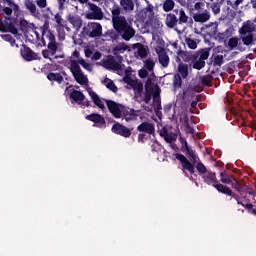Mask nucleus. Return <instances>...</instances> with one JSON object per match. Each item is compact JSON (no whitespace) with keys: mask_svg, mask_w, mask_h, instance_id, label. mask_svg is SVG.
Instances as JSON below:
<instances>
[{"mask_svg":"<svg viewBox=\"0 0 256 256\" xmlns=\"http://www.w3.org/2000/svg\"><path fill=\"white\" fill-rule=\"evenodd\" d=\"M0 2L7 3L8 5L2 9V15L8 22L0 19V31L2 33L8 32L12 33V35H17V33H19L17 30V25L19 24L17 17H19V14L21 13V8L13 0H0Z\"/></svg>","mask_w":256,"mask_h":256,"instance_id":"1","label":"nucleus"},{"mask_svg":"<svg viewBox=\"0 0 256 256\" xmlns=\"http://www.w3.org/2000/svg\"><path fill=\"white\" fill-rule=\"evenodd\" d=\"M112 23L114 29H116V31L122 35L125 41H129L135 36V30L131 28L125 16L115 18V20H113Z\"/></svg>","mask_w":256,"mask_h":256,"instance_id":"2","label":"nucleus"},{"mask_svg":"<svg viewBox=\"0 0 256 256\" xmlns=\"http://www.w3.org/2000/svg\"><path fill=\"white\" fill-rule=\"evenodd\" d=\"M70 71L79 85L86 87V89L89 87V78H87V75H84L81 66H79V63L73 58L70 59Z\"/></svg>","mask_w":256,"mask_h":256,"instance_id":"3","label":"nucleus"},{"mask_svg":"<svg viewBox=\"0 0 256 256\" xmlns=\"http://www.w3.org/2000/svg\"><path fill=\"white\" fill-rule=\"evenodd\" d=\"M215 179L216 176L213 172H207L204 175L205 183H207L208 185H213V187H215V189H217L219 193H224V195H233V192L231 191V189H229V187L218 184L217 182H215Z\"/></svg>","mask_w":256,"mask_h":256,"instance_id":"4","label":"nucleus"},{"mask_svg":"<svg viewBox=\"0 0 256 256\" xmlns=\"http://www.w3.org/2000/svg\"><path fill=\"white\" fill-rule=\"evenodd\" d=\"M84 33L92 38L101 37L103 35V26L99 22H89L84 27Z\"/></svg>","mask_w":256,"mask_h":256,"instance_id":"5","label":"nucleus"},{"mask_svg":"<svg viewBox=\"0 0 256 256\" xmlns=\"http://www.w3.org/2000/svg\"><path fill=\"white\" fill-rule=\"evenodd\" d=\"M106 105L113 117L116 119H121V117H123V114L125 113V106L111 100L106 101Z\"/></svg>","mask_w":256,"mask_h":256,"instance_id":"6","label":"nucleus"},{"mask_svg":"<svg viewBox=\"0 0 256 256\" xmlns=\"http://www.w3.org/2000/svg\"><path fill=\"white\" fill-rule=\"evenodd\" d=\"M89 11L86 13V19L101 21L103 19V10L91 2L88 3Z\"/></svg>","mask_w":256,"mask_h":256,"instance_id":"7","label":"nucleus"},{"mask_svg":"<svg viewBox=\"0 0 256 256\" xmlns=\"http://www.w3.org/2000/svg\"><path fill=\"white\" fill-rule=\"evenodd\" d=\"M226 47L229 48V51H245V46L241 42V39L239 37H232L228 40Z\"/></svg>","mask_w":256,"mask_h":256,"instance_id":"8","label":"nucleus"},{"mask_svg":"<svg viewBox=\"0 0 256 256\" xmlns=\"http://www.w3.org/2000/svg\"><path fill=\"white\" fill-rule=\"evenodd\" d=\"M197 12L193 14V19L196 23H207L211 19V12L209 10H196Z\"/></svg>","mask_w":256,"mask_h":256,"instance_id":"9","label":"nucleus"},{"mask_svg":"<svg viewBox=\"0 0 256 256\" xmlns=\"http://www.w3.org/2000/svg\"><path fill=\"white\" fill-rule=\"evenodd\" d=\"M87 93L89 94V96L91 97L94 105L98 106L99 109H105V103H107V100L99 97L95 91H93V89H91L90 87L86 88Z\"/></svg>","mask_w":256,"mask_h":256,"instance_id":"10","label":"nucleus"},{"mask_svg":"<svg viewBox=\"0 0 256 256\" xmlns=\"http://www.w3.org/2000/svg\"><path fill=\"white\" fill-rule=\"evenodd\" d=\"M71 99L78 103V105H82L83 107H89V101H85V95L83 92L79 90H73L70 95Z\"/></svg>","mask_w":256,"mask_h":256,"instance_id":"11","label":"nucleus"},{"mask_svg":"<svg viewBox=\"0 0 256 256\" xmlns=\"http://www.w3.org/2000/svg\"><path fill=\"white\" fill-rule=\"evenodd\" d=\"M155 51L158 55L159 63L162 65V67H169V55H167L165 49L158 46L155 48Z\"/></svg>","mask_w":256,"mask_h":256,"instance_id":"12","label":"nucleus"},{"mask_svg":"<svg viewBox=\"0 0 256 256\" xmlns=\"http://www.w3.org/2000/svg\"><path fill=\"white\" fill-rule=\"evenodd\" d=\"M42 40L44 43H55V34L49 29V23H45L42 31Z\"/></svg>","mask_w":256,"mask_h":256,"instance_id":"13","label":"nucleus"},{"mask_svg":"<svg viewBox=\"0 0 256 256\" xmlns=\"http://www.w3.org/2000/svg\"><path fill=\"white\" fill-rule=\"evenodd\" d=\"M176 159L180 161L183 169H186V171H189V173L193 174L195 173V166L189 162L188 159L183 154H177Z\"/></svg>","mask_w":256,"mask_h":256,"instance_id":"14","label":"nucleus"},{"mask_svg":"<svg viewBox=\"0 0 256 256\" xmlns=\"http://www.w3.org/2000/svg\"><path fill=\"white\" fill-rule=\"evenodd\" d=\"M112 132L116 133L117 135H121L122 137H131V130L121 124H114L112 127Z\"/></svg>","mask_w":256,"mask_h":256,"instance_id":"15","label":"nucleus"},{"mask_svg":"<svg viewBox=\"0 0 256 256\" xmlns=\"http://www.w3.org/2000/svg\"><path fill=\"white\" fill-rule=\"evenodd\" d=\"M20 53L25 61H35V59H37V54L27 46H23Z\"/></svg>","mask_w":256,"mask_h":256,"instance_id":"16","label":"nucleus"},{"mask_svg":"<svg viewBox=\"0 0 256 256\" xmlns=\"http://www.w3.org/2000/svg\"><path fill=\"white\" fill-rule=\"evenodd\" d=\"M217 27H219V24H217V22L210 23L207 26L209 35H211L212 37H218V39H222V41L225 40V34L219 33Z\"/></svg>","mask_w":256,"mask_h":256,"instance_id":"17","label":"nucleus"},{"mask_svg":"<svg viewBox=\"0 0 256 256\" xmlns=\"http://www.w3.org/2000/svg\"><path fill=\"white\" fill-rule=\"evenodd\" d=\"M186 7L189 11H200V9H205V3L199 0H187Z\"/></svg>","mask_w":256,"mask_h":256,"instance_id":"18","label":"nucleus"},{"mask_svg":"<svg viewBox=\"0 0 256 256\" xmlns=\"http://www.w3.org/2000/svg\"><path fill=\"white\" fill-rule=\"evenodd\" d=\"M256 30V25L251 21H246L243 23L242 27L239 29L240 35H247L253 33Z\"/></svg>","mask_w":256,"mask_h":256,"instance_id":"19","label":"nucleus"},{"mask_svg":"<svg viewBox=\"0 0 256 256\" xmlns=\"http://www.w3.org/2000/svg\"><path fill=\"white\" fill-rule=\"evenodd\" d=\"M137 131L148 133V135H153V133H155V126L152 123L143 122L137 127Z\"/></svg>","mask_w":256,"mask_h":256,"instance_id":"20","label":"nucleus"},{"mask_svg":"<svg viewBox=\"0 0 256 256\" xmlns=\"http://www.w3.org/2000/svg\"><path fill=\"white\" fill-rule=\"evenodd\" d=\"M132 49H137L135 52V56L140 59H145L147 57V48L143 46L141 43H136L132 45Z\"/></svg>","mask_w":256,"mask_h":256,"instance_id":"21","label":"nucleus"},{"mask_svg":"<svg viewBox=\"0 0 256 256\" xmlns=\"http://www.w3.org/2000/svg\"><path fill=\"white\" fill-rule=\"evenodd\" d=\"M86 119L88 121H92L93 123L98 125V127H103V125H105V119L99 114H90L86 116Z\"/></svg>","mask_w":256,"mask_h":256,"instance_id":"22","label":"nucleus"},{"mask_svg":"<svg viewBox=\"0 0 256 256\" xmlns=\"http://www.w3.org/2000/svg\"><path fill=\"white\" fill-rule=\"evenodd\" d=\"M54 19L57 23V26H56L57 31H63V29H66V31H71V28L67 26V22L63 20L61 15L56 14Z\"/></svg>","mask_w":256,"mask_h":256,"instance_id":"23","label":"nucleus"},{"mask_svg":"<svg viewBox=\"0 0 256 256\" xmlns=\"http://www.w3.org/2000/svg\"><path fill=\"white\" fill-rule=\"evenodd\" d=\"M160 135L165 139L166 143H173V141H177V134L173 132H167V130H160Z\"/></svg>","mask_w":256,"mask_h":256,"instance_id":"24","label":"nucleus"},{"mask_svg":"<svg viewBox=\"0 0 256 256\" xmlns=\"http://www.w3.org/2000/svg\"><path fill=\"white\" fill-rule=\"evenodd\" d=\"M68 21L73 25L75 31H79L83 25V20L79 16H69Z\"/></svg>","mask_w":256,"mask_h":256,"instance_id":"25","label":"nucleus"},{"mask_svg":"<svg viewBox=\"0 0 256 256\" xmlns=\"http://www.w3.org/2000/svg\"><path fill=\"white\" fill-rule=\"evenodd\" d=\"M126 51H131V46H128L125 43H119L113 48L114 55H122Z\"/></svg>","mask_w":256,"mask_h":256,"instance_id":"26","label":"nucleus"},{"mask_svg":"<svg viewBox=\"0 0 256 256\" xmlns=\"http://www.w3.org/2000/svg\"><path fill=\"white\" fill-rule=\"evenodd\" d=\"M25 7L28 11L33 15V17H39V11L37 10V6L31 0H25Z\"/></svg>","mask_w":256,"mask_h":256,"instance_id":"27","label":"nucleus"},{"mask_svg":"<svg viewBox=\"0 0 256 256\" xmlns=\"http://www.w3.org/2000/svg\"><path fill=\"white\" fill-rule=\"evenodd\" d=\"M176 75H179L182 79H187L189 76V66L187 64L180 63L178 65V73Z\"/></svg>","mask_w":256,"mask_h":256,"instance_id":"28","label":"nucleus"},{"mask_svg":"<svg viewBox=\"0 0 256 256\" xmlns=\"http://www.w3.org/2000/svg\"><path fill=\"white\" fill-rule=\"evenodd\" d=\"M120 5L126 12H131L135 9V2L133 0H120Z\"/></svg>","mask_w":256,"mask_h":256,"instance_id":"29","label":"nucleus"},{"mask_svg":"<svg viewBox=\"0 0 256 256\" xmlns=\"http://www.w3.org/2000/svg\"><path fill=\"white\" fill-rule=\"evenodd\" d=\"M153 107L156 115H159V112L161 111L162 107H161V98L159 97L158 91L154 94Z\"/></svg>","mask_w":256,"mask_h":256,"instance_id":"30","label":"nucleus"},{"mask_svg":"<svg viewBox=\"0 0 256 256\" xmlns=\"http://www.w3.org/2000/svg\"><path fill=\"white\" fill-rule=\"evenodd\" d=\"M139 16L143 21H149L153 17V10L144 8L140 11Z\"/></svg>","mask_w":256,"mask_h":256,"instance_id":"31","label":"nucleus"},{"mask_svg":"<svg viewBox=\"0 0 256 256\" xmlns=\"http://www.w3.org/2000/svg\"><path fill=\"white\" fill-rule=\"evenodd\" d=\"M141 115V111L139 110H130L128 113L124 115L125 121H135L137 117Z\"/></svg>","mask_w":256,"mask_h":256,"instance_id":"32","label":"nucleus"},{"mask_svg":"<svg viewBox=\"0 0 256 256\" xmlns=\"http://www.w3.org/2000/svg\"><path fill=\"white\" fill-rule=\"evenodd\" d=\"M102 85H105V87H107V89H109L113 93H117L118 91V88L115 85V82H113V80L109 78H105L104 80H102Z\"/></svg>","mask_w":256,"mask_h":256,"instance_id":"33","label":"nucleus"},{"mask_svg":"<svg viewBox=\"0 0 256 256\" xmlns=\"http://www.w3.org/2000/svg\"><path fill=\"white\" fill-rule=\"evenodd\" d=\"M166 25L170 29H173L177 25V16L175 14H168L166 16Z\"/></svg>","mask_w":256,"mask_h":256,"instance_id":"34","label":"nucleus"},{"mask_svg":"<svg viewBox=\"0 0 256 256\" xmlns=\"http://www.w3.org/2000/svg\"><path fill=\"white\" fill-rule=\"evenodd\" d=\"M241 35V39H242V43L243 46H249L253 43V33H249V34H240Z\"/></svg>","mask_w":256,"mask_h":256,"instance_id":"35","label":"nucleus"},{"mask_svg":"<svg viewBox=\"0 0 256 256\" xmlns=\"http://www.w3.org/2000/svg\"><path fill=\"white\" fill-rule=\"evenodd\" d=\"M233 176L225 174L223 172L220 173V181L221 183H224L225 185H231L233 183Z\"/></svg>","mask_w":256,"mask_h":256,"instance_id":"36","label":"nucleus"},{"mask_svg":"<svg viewBox=\"0 0 256 256\" xmlns=\"http://www.w3.org/2000/svg\"><path fill=\"white\" fill-rule=\"evenodd\" d=\"M49 81H57V83H63V76L59 73H49L47 75Z\"/></svg>","mask_w":256,"mask_h":256,"instance_id":"37","label":"nucleus"},{"mask_svg":"<svg viewBox=\"0 0 256 256\" xmlns=\"http://www.w3.org/2000/svg\"><path fill=\"white\" fill-rule=\"evenodd\" d=\"M78 63L79 65H81V67H83V69H85L86 71H93V64L89 63V62H86L85 59L83 58H80L78 59Z\"/></svg>","mask_w":256,"mask_h":256,"instance_id":"38","label":"nucleus"},{"mask_svg":"<svg viewBox=\"0 0 256 256\" xmlns=\"http://www.w3.org/2000/svg\"><path fill=\"white\" fill-rule=\"evenodd\" d=\"M20 23V27L22 31H27V29H34L35 25H33V23H29L27 20L25 19H21L19 21Z\"/></svg>","mask_w":256,"mask_h":256,"instance_id":"39","label":"nucleus"},{"mask_svg":"<svg viewBox=\"0 0 256 256\" xmlns=\"http://www.w3.org/2000/svg\"><path fill=\"white\" fill-rule=\"evenodd\" d=\"M175 7V2L173 0H166L163 4V9L166 13H169V11H173Z\"/></svg>","mask_w":256,"mask_h":256,"instance_id":"40","label":"nucleus"},{"mask_svg":"<svg viewBox=\"0 0 256 256\" xmlns=\"http://www.w3.org/2000/svg\"><path fill=\"white\" fill-rule=\"evenodd\" d=\"M179 21L180 23H187L189 21V16H187L184 9L179 10Z\"/></svg>","mask_w":256,"mask_h":256,"instance_id":"41","label":"nucleus"},{"mask_svg":"<svg viewBox=\"0 0 256 256\" xmlns=\"http://www.w3.org/2000/svg\"><path fill=\"white\" fill-rule=\"evenodd\" d=\"M121 17V9L119 7H115L112 9V21H115V19H120Z\"/></svg>","mask_w":256,"mask_h":256,"instance_id":"42","label":"nucleus"},{"mask_svg":"<svg viewBox=\"0 0 256 256\" xmlns=\"http://www.w3.org/2000/svg\"><path fill=\"white\" fill-rule=\"evenodd\" d=\"M144 67H145V69H147L149 71H153V69H155V61H153L151 59H147L144 62Z\"/></svg>","mask_w":256,"mask_h":256,"instance_id":"43","label":"nucleus"},{"mask_svg":"<svg viewBox=\"0 0 256 256\" xmlns=\"http://www.w3.org/2000/svg\"><path fill=\"white\" fill-rule=\"evenodd\" d=\"M183 77H181L179 74L174 75V87L179 88L181 85H183Z\"/></svg>","mask_w":256,"mask_h":256,"instance_id":"44","label":"nucleus"},{"mask_svg":"<svg viewBox=\"0 0 256 256\" xmlns=\"http://www.w3.org/2000/svg\"><path fill=\"white\" fill-rule=\"evenodd\" d=\"M209 59V50L203 49L199 52V60L200 61H207Z\"/></svg>","mask_w":256,"mask_h":256,"instance_id":"45","label":"nucleus"},{"mask_svg":"<svg viewBox=\"0 0 256 256\" xmlns=\"http://www.w3.org/2000/svg\"><path fill=\"white\" fill-rule=\"evenodd\" d=\"M203 67H205V61L198 59L193 62V69H197L199 71L203 69Z\"/></svg>","mask_w":256,"mask_h":256,"instance_id":"46","label":"nucleus"},{"mask_svg":"<svg viewBox=\"0 0 256 256\" xmlns=\"http://www.w3.org/2000/svg\"><path fill=\"white\" fill-rule=\"evenodd\" d=\"M186 151L188 152V155L191 157L194 163H197L199 161V157H197L195 151L189 149L188 146H186Z\"/></svg>","mask_w":256,"mask_h":256,"instance_id":"47","label":"nucleus"},{"mask_svg":"<svg viewBox=\"0 0 256 256\" xmlns=\"http://www.w3.org/2000/svg\"><path fill=\"white\" fill-rule=\"evenodd\" d=\"M221 3L217 2V3H213L211 5V9L212 12L214 13V15H219V13H221Z\"/></svg>","mask_w":256,"mask_h":256,"instance_id":"48","label":"nucleus"},{"mask_svg":"<svg viewBox=\"0 0 256 256\" xmlns=\"http://www.w3.org/2000/svg\"><path fill=\"white\" fill-rule=\"evenodd\" d=\"M2 39H4V41H8V43H10V45L12 47H18V45L15 43V40L13 39V37H11V35L6 34L2 36Z\"/></svg>","mask_w":256,"mask_h":256,"instance_id":"49","label":"nucleus"},{"mask_svg":"<svg viewBox=\"0 0 256 256\" xmlns=\"http://www.w3.org/2000/svg\"><path fill=\"white\" fill-rule=\"evenodd\" d=\"M42 55L44 59H51V57H53L55 53H53L50 49H47L42 51Z\"/></svg>","mask_w":256,"mask_h":256,"instance_id":"50","label":"nucleus"},{"mask_svg":"<svg viewBox=\"0 0 256 256\" xmlns=\"http://www.w3.org/2000/svg\"><path fill=\"white\" fill-rule=\"evenodd\" d=\"M47 47L54 55L57 53V42H50Z\"/></svg>","mask_w":256,"mask_h":256,"instance_id":"51","label":"nucleus"},{"mask_svg":"<svg viewBox=\"0 0 256 256\" xmlns=\"http://www.w3.org/2000/svg\"><path fill=\"white\" fill-rule=\"evenodd\" d=\"M186 43H187L189 49H197V42H195V40L187 39Z\"/></svg>","mask_w":256,"mask_h":256,"instance_id":"52","label":"nucleus"},{"mask_svg":"<svg viewBox=\"0 0 256 256\" xmlns=\"http://www.w3.org/2000/svg\"><path fill=\"white\" fill-rule=\"evenodd\" d=\"M38 7L45 9L47 7V0H36Z\"/></svg>","mask_w":256,"mask_h":256,"instance_id":"53","label":"nucleus"},{"mask_svg":"<svg viewBox=\"0 0 256 256\" xmlns=\"http://www.w3.org/2000/svg\"><path fill=\"white\" fill-rule=\"evenodd\" d=\"M138 75L139 77H141V79H145L149 75V73L145 69H140Z\"/></svg>","mask_w":256,"mask_h":256,"instance_id":"54","label":"nucleus"},{"mask_svg":"<svg viewBox=\"0 0 256 256\" xmlns=\"http://www.w3.org/2000/svg\"><path fill=\"white\" fill-rule=\"evenodd\" d=\"M84 53H85V57H87L88 59H92L93 58V50H91V49H85V51H84Z\"/></svg>","mask_w":256,"mask_h":256,"instance_id":"55","label":"nucleus"},{"mask_svg":"<svg viewBox=\"0 0 256 256\" xmlns=\"http://www.w3.org/2000/svg\"><path fill=\"white\" fill-rule=\"evenodd\" d=\"M101 57H102V54H101V52H94L93 53V55H92V59L94 60V61H99V59H101Z\"/></svg>","mask_w":256,"mask_h":256,"instance_id":"56","label":"nucleus"},{"mask_svg":"<svg viewBox=\"0 0 256 256\" xmlns=\"http://www.w3.org/2000/svg\"><path fill=\"white\" fill-rule=\"evenodd\" d=\"M196 169L197 171H199V173H205V165H203L202 163H198Z\"/></svg>","mask_w":256,"mask_h":256,"instance_id":"57","label":"nucleus"},{"mask_svg":"<svg viewBox=\"0 0 256 256\" xmlns=\"http://www.w3.org/2000/svg\"><path fill=\"white\" fill-rule=\"evenodd\" d=\"M58 37H59L60 41H64L65 32H63V30L58 31Z\"/></svg>","mask_w":256,"mask_h":256,"instance_id":"58","label":"nucleus"},{"mask_svg":"<svg viewBox=\"0 0 256 256\" xmlns=\"http://www.w3.org/2000/svg\"><path fill=\"white\" fill-rule=\"evenodd\" d=\"M73 56L76 57V59H77V60H75V61H76L77 63H79V59H81V58L79 57V51H77V50L74 51V52H73Z\"/></svg>","mask_w":256,"mask_h":256,"instance_id":"59","label":"nucleus"},{"mask_svg":"<svg viewBox=\"0 0 256 256\" xmlns=\"http://www.w3.org/2000/svg\"><path fill=\"white\" fill-rule=\"evenodd\" d=\"M243 207H245V209H247L248 211H252L253 210V204H246V205H243Z\"/></svg>","mask_w":256,"mask_h":256,"instance_id":"60","label":"nucleus"},{"mask_svg":"<svg viewBox=\"0 0 256 256\" xmlns=\"http://www.w3.org/2000/svg\"><path fill=\"white\" fill-rule=\"evenodd\" d=\"M241 3H243V0H236L235 1L236 7H239V5H241Z\"/></svg>","mask_w":256,"mask_h":256,"instance_id":"61","label":"nucleus"},{"mask_svg":"<svg viewBox=\"0 0 256 256\" xmlns=\"http://www.w3.org/2000/svg\"><path fill=\"white\" fill-rule=\"evenodd\" d=\"M186 132H187V133H193V128H191L190 126H188V127L186 128Z\"/></svg>","mask_w":256,"mask_h":256,"instance_id":"62","label":"nucleus"},{"mask_svg":"<svg viewBox=\"0 0 256 256\" xmlns=\"http://www.w3.org/2000/svg\"><path fill=\"white\" fill-rule=\"evenodd\" d=\"M180 120H181V121H187V115L184 114L183 117H180Z\"/></svg>","mask_w":256,"mask_h":256,"instance_id":"63","label":"nucleus"},{"mask_svg":"<svg viewBox=\"0 0 256 256\" xmlns=\"http://www.w3.org/2000/svg\"><path fill=\"white\" fill-rule=\"evenodd\" d=\"M180 5H185V0H177Z\"/></svg>","mask_w":256,"mask_h":256,"instance_id":"64","label":"nucleus"}]
</instances>
